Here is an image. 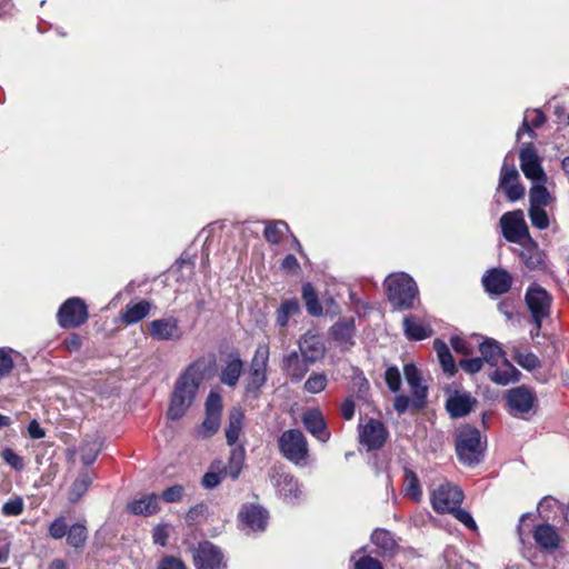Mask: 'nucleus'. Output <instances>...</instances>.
<instances>
[{"label":"nucleus","mask_w":569,"mask_h":569,"mask_svg":"<svg viewBox=\"0 0 569 569\" xmlns=\"http://www.w3.org/2000/svg\"><path fill=\"white\" fill-rule=\"evenodd\" d=\"M207 365L204 360L192 362L177 379L167 416L171 420L182 418L192 406L199 387L204 379Z\"/></svg>","instance_id":"obj_1"},{"label":"nucleus","mask_w":569,"mask_h":569,"mask_svg":"<svg viewBox=\"0 0 569 569\" xmlns=\"http://www.w3.org/2000/svg\"><path fill=\"white\" fill-rule=\"evenodd\" d=\"M244 457V448L238 446L231 450L228 462L214 460L202 478L203 487L213 489L228 478L232 480L237 479L243 468Z\"/></svg>","instance_id":"obj_2"},{"label":"nucleus","mask_w":569,"mask_h":569,"mask_svg":"<svg viewBox=\"0 0 569 569\" xmlns=\"http://www.w3.org/2000/svg\"><path fill=\"white\" fill-rule=\"evenodd\" d=\"M385 288L390 303L396 309H410L418 297L415 280L405 272L392 273L385 280Z\"/></svg>","instance_id":"obj_3"},{"label":"nucleus","mask_w":569,"mask_h":569,"mask_svg":"<svg viewBox=\"0 0 569 569\" xmlns=\"http://www.w3.org/2000/svg\"><path fill=\"white\" fill-rule=\"evenodd\" d=\"M269 347L266 343L259 345L250 362L249 370L244 378L247 396L257 398L261 388L267 381V368L269 361Z\"/></svg>","instance_id":"obj_4"},{"label":"nucleus","mask_w":569,"mask_h":569,"mask_svg":"<svg viewBox=\"0 0 569 569\" xmlns=\"http://www.w3.org/2000/svg\"><path fill=\"white\" fill-rule=\"evenodd\" d=\"M456 451L462 463L468 466L478 463L483 452L479 430L472 427H465L459 430L456 439Z\"/></svg>","instance_id":"obj_5"},{"label":"nucleus","mask_w":569,"mask_h":569,"mask_svg":"<svg viewBox=\"0 0 569 569\" xmlns=\"http://www.w3.org/2000/svg\"><path fill=\"white\" fill-rule=\"evenodd\" d=\"M499 223L507 241L519 244L532 243L522 210L518 209L503 213Z\"/></svg>","instance_id":"obj_6"},{"label":"nucleus","mask_w":569,"mask_h":569,"mask_svg":"<svg viewBox=\"0 0 569 569\" xmlns=\"http://www.w3.org/2000/svg\"><path fill=\"white\" fill-rule=\"evenodd\" d=\"M526 303L531 312L532 320L536 325V331L532 336H538L541 329V322L550 313L552 298L549 292L537 283H532L526 292Z\"/></svg>","instance_id":"obj_7"},{"label":"nucleus","mask_w":569,"mask_h":569,"mask_svg":"<svg viewBox=\"0 0 569 569\" xmlns=\"http://www.w3.org/2000/svg\"><path fill=\"white\" fill-rule=\"evenodd\" d=\"M282 455L296 465L305 463L308 456V443L300 430L284 431L279 439Z\"/></svg>","instance_id":"obj_8"},{"label":"nucleus","mask_w":569,"mask_h":569,"mask_svg":"<svg viewBox=\"0 0 569 569\" xmlns=\"http://www.w3.org/2000/svg\"><path fill=\"white\" fill-rule=\"evenodd\" d=\"M463 499L462 490L450 483L445 482L433 490L431 495L432 508L438 512H453L460 506Z\"/></svg>","instance_id":"obj_9"},{"label":"nucleus","mask_w":569,"mask_h":569,"mask_svg":"<svg viewBox=\"0 0 569 569\" xmlns=\"http://www.w3.org/2000/svg\"><path fill=\"white\" fill-rule=\"evenodd\" d=\"M57 317L62 328H77L88 319L87 306L79 298H70L59 308Z\"/></svg>","instance_id":"obj_10"},{"label":"nucleus","mask_w":569,"mask_h":569,"mask_svg":"<svg viewBox=\"0 0 569 569\" xmlns=\"http://www.w3.org/2000/svg\"><path fill=\"white\" fill-rule=\"evenodd\" d=\"M197 569H226L221 550L211 542H202L193 550Z\"/></svg>","instance_id":"obj_11"},{"label":"nucleus","mask_w":569,"mask_h":569,"mask_svg":"<svg viewBox=\"0 0 569 569\" xmlns=\"http://www.w3.org/2000/svg\"><path fill=\"white\" fill-rule=\"evenodd\" d=\"M520 167L526 178L533 182L546 183L547 176L541 167V161L531 143L527 144L519 153Z\"/></svg>","instance_id":"obj_12"},{"label":"nucleus","mask_w":569,"mask_h":569,"mask_svg":"<svg viewBox=\"0 0 569 569\" xmlns=\"http://www.w3.org/2000/svg\"><path fill=\"white\" fill-rule=\"evenodd\" d=\"M148 327L150 336L159 341H178L183 335L179 321L174 317L152 320Z\"/></svg>","instance_id":"obj_13"},{"label":"nucleus","mask_w":569,"mask_h":569,"mask_svg":"<svg viewBox=\"0 0 569 569\" xmlns=\"http://www.w3.org/2000/svg\"><path fill=\"white\" fill-rule=\"evenodd\" d=\"M499 188L503 189L509 201L515 202L525 196V187L519 182V172L515 164L503 163L500 171Z\"/></svg>","instance_id":"obj_14"},{"label":"nucleus","mask_w":569,"mask_h":569,"mask_svg":"<svg viewBox=\"0 0 569 569\" xmlns=\"http://www.w3.org/2000/svg\"><path fill=\"white\" fill-rule=\"evenodd\" d=\"M533 393L526 387H517L508 391L507 403L513 416L528 413L535 405Z\"/></svg>","instance_id":"obj_15"},{"label":"nucleus","mask_w":569,"mask_h":569,"mask_svg":"<svg viewBox=\"0 0 569 569\" xmlns=\"http://www.w3.org/2000/svg\"><path fill=\"white\" fill-rule=\"evenodd\" d=\"M298 346L301 356L311 365L321 359L326 352L321 337L313 331H308L301 336Z\"/></svg>","instance_id":"obj_16"},{"label":"nucleus","mask_w":569,"mask_h":569,"mask_svg":"<svg viewBox=\"0 0 569 569\" xmlns=\"http://www.w3.org/2000/svg\"><path fill=\"white\" fill-rule=\"evenodd\" d=\"M387 435L383 423L371 419L360 430V442L368 450H376L383 446Z\"/></svg>","instance_id":"obj_17"},{"label":"nucleus","mask_w":569,"mask_h":569,"mask_svg":"<svg viewBox=\"0 0 569 569\" xmlns=\"http://www.w3.org/2000/svg\"><path fill=\"white\" fill-rule=\"evenodd\" d=\"M403 373L412 393V406L422 408L426 402L428 389L421 382V377L417 367L412 363H407L403 367Z\"/></svg>","instance_id":"obj_18"},{"label":"nucleus","mask_w":569,"mask_h":569,"mask_svg":"<svg viewBox=\"0 0 569 569\" xmlns=\"http://www.w3.org/2000/svg\"><path fill=\"white\" fill-rule=\"evenodd\" d=\"M482 283L489 293L503 295L510 289L512 278L503 269H492L483 276Z\"/></svg>","instance_id":"obj_19"},{"label":"nucleus","mask_w":569,"mask_h":569,"mask_svg":"<svg viewBox=\"0 0 569 569\" xmlns=\"http://www.w3.org/2000/svg\"><path fill=\"white\" fill-rule=\"evenodd\" d=\"M241 522L251 532L263 531L268 521V512L260 506H244L240 515Z\"/></svg>","instance_id":"obj_20"},{"label":"nucleus","mask_w":569,"mask_h":569,"mask_svg":"<svg viewBox=\"0 0 569 569\" xmlns=\"http://www.w3.org/2000/svg\"><path fill=\"white\" fill-rule=\"evenodd\" d=\"M302 422L306 429L318 440L326 442L330 438V432L320 411L312 409L303 413Z\"/></svg>","instance_id":"obj_21"},{"label":"nucleus","mask_w":569,"mask_h":569,"mask_svg":"<svg viewBox=\"0 0 569 569\" xmlns=\"http://www.w3.org/2000/svg\"><path fill=\"white\" fill-rule=\"evenodd\" d=\"M476 403V399L467 392H455L449 397L446 408L451 417L460 418L468 415Z\"/></svg>","instance_id":"obj_22"},{"label":"nucleus","mask_w":569,"mask_h":569,"mask_svg":"<svg viewBox=\"0 0 569 569\" xmlns=\"http://www.w3.org/2000/svg\"><path fill=\"white\" fill-rule=\"evenodd\" d=\"M311 363L307 361L298 352L293 351L286 356L282 360V368L286 373L296 381H300L309 370Z\"/></svg>","instance_id":"obj_23"},{"label":"nucleus","mask_w":569,"mask_h":569,"mask_svg":"<svg viewBox=\"0 0 569 569\" xmlns=\"http://www.w3.org/2000/svg\"><path fill=\"white\" fill-rule=\"evenodd\" d=\"M482 360L492 367H497L506 358L501 345L492 338H486L479 346Z\"/></svg>","instance_id":"obj_24"},{"label":"nucleus","mask_w":569,"mask_h":569,"mask_svg":"<svg viewBox=\"0 0 569 569\" xmlns=\"http://www.w3.org/2000/svg\"><path fill=\"white\" fill-rule=\"evenodd\" d=\"M151 310V303L147 300H141L136 303H129L121 312V321L127 325H133L144 319Z\"/></svg>","instance_id":"obj_25"},{"label":"nucleus","mask_w":569,"mask_h":569,"mask_svg":"<svg viewBox=\"0 0 569 569\" xmlns=\"http://www.w3.org/2000/svg\"><path fill=\"white\" fill-rule=\"evenodd\" d=\"M501 363V368L495 369L489 375L490 380L501 386H507L511 382L519 381L521 376L520 371L515 368L508 359H503Z\"/></svg>","instance_id":"obj_26"},{"label":"nucleus","mask_w":569,"mask_h":569,"mask_svg":"<svg viewBox=\"0 0 569 569\" xmlns=\"http://www.w3.org/2000/svg\"><path fill=\"white\" fill-rule=\"evenodd\" d=\"M535 541L543 549L552 550L559 545V537L555 528L548 523L539 525L533 532Z\"/></svg>","instance_id":"obj_27"},{"label":"nucleus","mask_w":569,"mask_h":569,"mask_svg":"<svg viewBox=\"0 0 569 569\" xmlns=\"http://www.w3.org/2000/svg\"><path fill=\"white\" fill-rule=\"evenodd\" d=\"M330 335L341 345H352L355 335V321L352 318H345L336 322L331 329Z\"/></svg>","instance_id":"obj_28"},{"label":"nucleus","mask_w":569,"mask_h":569,"mask_svg":"<svg viewBox=\"0 0 569 569\" xmlns=\"http://www.w3.org/2000/svg\"><path fill=\"white\" fill-rule=\"evenodd\" d=\"M523 250L520 251L519 256L522 262L529 269H542L545 268V254L538 248L536 242L532 240V243L522 244Z\"/></svg>","instance_id":"obj_29"},{"label":"nucleus","mask_w":569,"mask_h":569,"mask_svg":"<svg viewBox=\"0 0 569 569\" xmlns=\"http://www.w3.org/2000/svg\"><path fill=\"white\" fill-rule=\"evenodd\" d=\"M277 487L280 496L288 502L295 501L301 495L298 480L290 475L279 476Z\"/></svg>","instance_id":"obj_30"},{"label":"nucleus","mask_w":569,"mask_h":569,"mask_svg":"<svg viewBox=\"0 0 569 569\" xmlns=\"http://www.w3.org/2000/svg\"><path fill=\"white\" fill-rule=\"evenodd\" d=\"M371 541L381 556H392L397 548V542L391 532L383 529L375 530L371 535Z\"/></svg>","instance_id":"obj_31"},{"label":"nucleus","mask_w":569,"mask_h":569,"mask_svg":"<svg viewBox=\"0 0 569 569\" xmlns=\"http://www.w3.org/2000/svg\"><path fill=\"white\" fill-rule=\"evenodd\" d=\"M158 497L154 493L133 500L128 505V510L133 515L150 516L158 510Z\"/></svg>","instance_id":"obj_32"},{"label":"nucleus","mask_w":569,"mask_h":569,"mask_svg":"<svg viewBox=\"0 0 569 569\" xmlns=\"http://www.w3.org/2000/svg\"><path fill=\"white\" fill-rule=\"evenodd\" d=\"M244 415L241 409L233 408L229 416V423L226 429V439L229 446H233L242 431Z\"/></svg>","instance_id":"obj_33"},{"label":"nucleus","mask_w":569,"mask_h":569,"mask_svg":"<svg viewBox=\"0 0 569 569\" xmlns=\"http://www.w3.org/2000/svg\"><path fill=\"white\" fill-rule=\"evenodd\" d=\"M405 333L410 340H422L431 336L432 330L428 325H423L409 316L403 319Z\"/></svg>","instance_id":"obj_34"},{"label":"nucleus","mask_w":569,"mask_h":569,"mask_svg":"<svg viewBox=\"0 0 569 569\" xmlns=\"http://www.w3.org/2000/svg\"><path fill=\"white\" fill-rule=\"evenodd\" d=\"M300 312V305L297 298L287 299L281 302L276 315V322L279 327L284 328L288 326L289 319Z\"/></svg>","instance_id":"obj_35"},{"label":"nucleus","mask_w":569,"mask_h":569,"mask_svg":"<svg viewBox=\"0 0 569 569\" xmlns=\"http://www.w3.org/2000/svg\"><path fill=\"white\" fill-rule=\"evenodd\" d=\"M243 369V362L240 358L231 359L221 372V382L229 386L234 387L239 380V377Z\"/></svg>","instance_id":"obj_36"},{"label":"nucleus","mask_w":569,"mask_h":569,"mask_svg":"<svg viewBox=\"0 0 569 569\" xmlns=\"http://www.w3.org/2000/svg\"><path fill=\"white\" fill-rule=\"evenodd\" d=\"M433 348L443 371L449 376H453L456 373V365L448 346L443 341L437 339L435 340Z\"/></svg>","instance_id":"obj_37"},{"label":"nucleus","mask_w":569,"mask_h":569,"mask_svg":"<svg viewBox=\"0 0 569 569\" xmlns=\"http://www.w3.org/2000/svg\"><path fill=\"white\" fill-rule=\"evenodd\" d=\"M403 491L407 497L415 501H420L422 497V491L419 485L418 477L412 470L408 468L405 469Z\"/></svg>","instance_id":"obj_38"},{"label":"nucleus","mask_w":569,"mask_h":569,"mask_svg":"<svg viewBox=\"0 0 569 569\" xmlns=\"http://www.w3.org/2000/svg\"><path fill=\"white\" fill-rule=\"evenodd\" d=\"M530 207H541L545 208L551 201V194L545 187L542 182H533V186L530 189L529 193Z\"/></svg>","instance_id":"obj_39"},{"label":"nucleus","mask_w":569,"mask_h":569,"mask_svg":"<svg viewBox=\"0 0 569 569\" xmlns=\"http://www.w3.org/2000/svg\"><path fill=\"white\" fill-rule=\"evenodd\" d=\"M302 298L310 315L320 316L322 313V307L318 300L313 287L310 283H305L302 286Z\"/></svg>","instance_id":"obj_40"},{"label":"nucleus","mask_w":569,"mask_h":569,"mask_svg":"<svg viewBox=\"0 0 569 569\" xmlns=\"http://www.w3.org/2000/svg\"><path fill=\"white\" fill-rule=\"evenodd\" d=\"M545 122V116L539 110H532L527 111L525 113L522 126L519 128L517 132V137L520 138L523 132H527L530 134V137H533V130L529 126L531 123L532 127H539Z\"/></svg>","instance_id":"obj_41"},{"label":"nucleus","mask_w":569,"mask_h":569,"mask_svg":"<svg viewBox=\"0 0 569 569\" xmlns=\"http://www.w3.org/2000/svg\"><path fill=\"white\" fill-rule=\"evenodd\" d=\"M88 538L87 528L82 523H74L67 532V541L73 548H81L84 546Z\"/></svg>","instance_id":"obj_42"},{"label":"nucleus","mask_w":569,"mask_h":569,"mask_svg":"<svg viewBox=\"0 0 569 569\" xmlns=\"http://www.w3.org/2000/svg\"><path fill=\"white\" fill-rule=\"evenodd\" d=\"M286 231H288V224L284 221H270L266 224L264 237L271 243H279Z\"/></svg>","instance_id":"obj_43"},{"label":"nucleus","mask_w":569,"mask_h":569,"mask_svg":"<svg viewBox=\"0 0 569 569\" xmlns=\"http://www.w3.org/2000/svg\"><path fill=\"white\" fill-rule=\"evenodd\" d=\"M512 356L515 361L526 370L532 371L541 366L539 358L532 352L515 349Z\"/></svg>","instance_id":"obj_44"},{"label":"nucleus","mask_w":569,"mask_h":569,"mask_svg":"<svg viewBox=\"0 0 569 569\" xmlns=\"http://www.w3.org/2000/svg\"><path fill=\"white\" fill-rule=\"evenodd\" d=\"M92 479L88 473H81L72 483L70 489L69 500L72 502L78 501L91 485Z\"/></svg>","instance_id":"obj_45"},{"label":"nucleus","mask_w":569,"mask_h":569,"mask_svg":"<svg viewBox=\"0 0 569 569\" xmlns=\"http://www.w3.org/2000/svg\"><path fill=\"white\" fill-rule=\"evenodd\" d=\"M100 443L98 440H84L80 446V456L84 465H91L94 462L99 451Z\"/></svg>","instance_id":"obj_46"},{"label":"nucleus","mask_w":569,"mask_h":569,"mask_svg":"<svg viewBox=\"0 0 569 569\" xmlns=\"http://www.w3.org/2000/svg\"><path fill=\"white\" fill-rule=\"evenodd\" d=\"M528 213H529L531 224L535 228H537L539 230H545L549 227L550 221H549V217H548L545 208L529 207Z\"/></svg>","instance_id":"obj_47"},{"label":"nucleus","mask_w":569,"mask_h":569,"mask_svg":"<svg viewBox=\"0 0 569 569\" xmlns=\"http://www.w3.org/2000/svg\"><path fill=\"white\" fill-rule=\"evenodd\" d=\"M328 379L323 373H312L305 382V389L310 393L321 392L327 386Z\"/></svg>","instance_id":"obj_48"},{"label":"nucleus","mask_w":569,"mask_h":569,"mask_svg":"<svg viewBox=\"0 0 569 569\" xmlns=\"http://www.w3.org/2000/svg\"><path fill=\"white\" fill-rule=\"evenodd\" d=\"M386 382L392 392L400 389L401 377L397 367H389L385 373Z\"/></svg>","instance_id":"obj_49"},{"label":"nucleus","mask_w":569,"mask_h":569,"mask_svg":"<svg viewBox=\"0 0 569 569\" xmlns=\"http://www.w3.org/2000/svg\"><path fill=\"white\" fill-rule=\"evenodd\" d=\"M23 511V500L20 497L8 500L2 506V512L6 516H19Z\"/></svg>","instance_id":"obj_50"},{"label":"nucleus","mask_w":569,"mask_h":569,"mask_svg":"<svg viewBox=\"0 0 569 569\" xmlns=\"http://www.w3.org/2000/svg\"><path fill=\"white\" fill-rule=\"evenodd\" d=\"M222 401L221 397L216 392H210L206 401V413L221 416Z\"/></svg>","instance_id":"obj_51"},{"label":"nucleus","mask_w":569,"mask_h":569,"mask_svg":"<svg viewBox=\"0 0 569 569\" xmlns=\"http://www.w3.org/2000/svg\"><path fill=\"white\" fill-rule=\"evenodd\" d=\"M67 523L62 517L53 520L49 527V535L53 539H61L67 535Z\"/></svg>","instance_id":"obj_52"},{"label":"nucleus","mask_w":569,"mask_h":569,"mask_svg":"<svg viewBox=\"0 0 569 569\" xmlns=\"http://www.w3.org/2000/svg\"><path fill=\"white\" fill-rule=\"evenodd\" d=\"M452 513L458 521L463 523L470 530L476 531L478 529L476 521L467 510L459 509L457 507Z\"/></svg>","instance_id":"obj_53"},{"label":"nucleus","mask_w":569,"mask_h":569,"mask_svg":"<svg viewBox=\"0 0 569 569\" xmlns=\"http://www.w3.org/2000/svg\"><path fill=\"white\" fill-rule=\"evenodd\" d=\"M13 368V359L10 351L0 349V378L7 376Z\"/></svg>","instance_id":"obj_54"},{"label":"nucleus","mask_w":569,"mask_h":569,"mask_svg":"<svg viewBox=\"0 0 569 569\" xmlns=\"http://www.w3.org/2000/svg\"><path fill=\"white\" fill-rule=\"evenodd\" d=\"M2 458L8 465H10L16 470H21L23 468L22 458L9 448L2 451Z\"/></svg>","instance_id":"obj_55"},{"label":"nucleus","mask_w":569,"mask_h":569,"mask_svg":"<svg viewBox=\"0 0 569 569\" xmlns=\"http://www.w3.org/2000/svg\"><path fill=\"white\" fill-rule=\"evenodd\" d=\"M459 365L466 372L476 373L481 370L483 360L482 358L462 359Z\"/></svg>","instance_id":"obj_56"},{"label":"nucleus","mask_w":569,"mask_h":569,"mask_svg":"<svg viewBox=\"0 0 569 569\" xmlns=\"http://www.w3.org/2000/svg\"><path fill=\"white\" fill-rule=\"evenodd\" d=\"M169 538L168 525H158L153 529L152 539L153 542L160 546H166Z\"/></svg>","instance_id":"obj_57"},{"label":"nucleus","mask_w":569,"mask_h":569,"mask_svg":"<svg viewBox=\"0 0 569 569\" xmlns=\"http://www.w3.org/2000/svg\"><path fill=\"white\" fill-rule=\"evenodd\" d=\"M355 569H383L379 560L365 556L361 557L355 565Z\"/></svg>","instance_id":"obj_58"},{"label":"nucleus","mask_w":569,"mask_h":569,"mask_svg":"<svg viewBox=\"0 0 569 569\" xmlns=\"http://www.w3.org/2000/svg\"><path fill=\"white\" fill-rule=\"evenodd\" d=\"M220 425V416L213 413H206V419L202 423V427L209 435L214 433Z\"/></svg>","instance_id":"obj_59"},{"label":"nucleus","mask_w":569,"mask_h":569,"mask_svg":"<svg viewBox=\"0 0 569 569\" xmlns=\"http://www.w3.org/2000/svg\"><path fill=\"white\" fill-rule=\"evenodd\" d=\"M183 493V487L182 486H173L171 488H168L163 491L162 498L167 502H177L181 499Z\"/></svg>","instance_id":"obj_60"},{"label":"nucleus","mask_w":569,"mask_h":569,"mask_svg":"<svg viewBox=\"0 0 569 569\" xmlns=\"http://www.w3.org/2000/svg\"><path fill=\"white\" fill-rule=\"evenodd\" d=\"M158 569H186L183 562L174 557H166L159 563Z\"/></svg>","instance_id":"obj_61"},{"label":"nucleus","mask_w":569,"mask_h":569,"mask_svg":"<svg viewBox=\"0 0 569 569\" xmlns=\"http://www.w3.org/2000/svg\"><path fill=\"white\" fill-rule=\"evenodd\" d=\"M281 267L290 272H297L300 269L298 260L293 254L286 256L282 260Z\"/></svg>","instance_id":"obj_62"},{"label":"nucleus","mask_w":569,"mask_h":569,"mask_svg":"<svg viewBox=\"0 0 569 569\" xmlns=\"http://www.w3.org/2000/svg\"><path fill=\"white\" fill-rule=\"evenodd\" d=\"M28 432L32 439H41L44 437V430L40 427L37 420H32L29 423Z\"/></svg>","instance_id":"obj_63"},{"label":"nucleus","mask_w":569,"mask_h":569,"mask_svg":"<svg viewBox=\"0 0 569 569\" xmlns=\"http://www.w3.org/2000/svg\"><path fill=\"white\" fill-rule=\"evenodd\" d=\"M410 400L407 396L399 395L395 399L393 407L399 413H403L409 407Z\"/></svg>","instance_id":"obj_64"}]
</instances>
